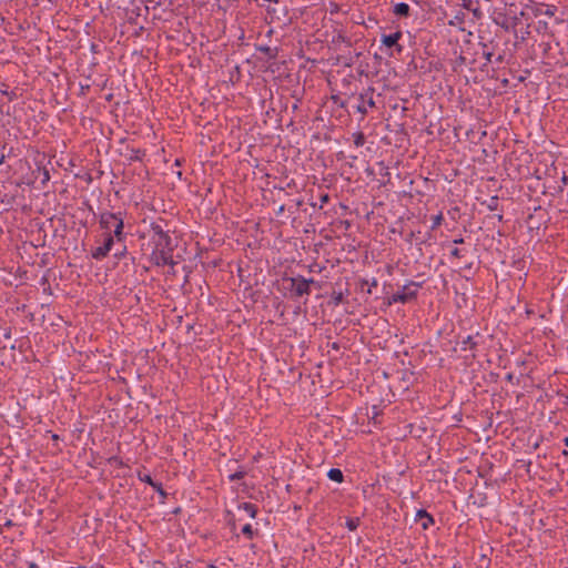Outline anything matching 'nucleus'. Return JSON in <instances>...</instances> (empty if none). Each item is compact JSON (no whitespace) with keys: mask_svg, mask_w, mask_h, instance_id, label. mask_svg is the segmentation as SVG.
I'll return each instance as SVG.
<instances>
[{"mask_svg":"<svg viewBox=\"0 0 568 568\" xmlns=\"http://www.w3.org/2000/svg\"><path fill=\"white\" fill-rule=\"evenodd\" d=\"M457 345L460 346L462 351L467 352L475 348L476 342H474L473 336H466L462 341H458Z\"/></svg>","mask_w":568,"mask_h":568,"instance_id":"10","label":"nucleus"},{"mask_svg":"<svg viewBox=\"0 0 568 568\" xmlns=\"http://www.w3.org/2000/svg\"><path fill=\"white\" fill-rule=\"evenodd\" d=\"M493 20L497 26H500L506 31H510L509 19L508 16H506L505 9L504 11H495Z\"/></svg>","mask_w":568,"mask_h":568,"instance_id":"8","label":"nucleus"},{"mask_svg":"<svg viewBox=\"0 0 568 568\" xmlns=\"http://www.w3.org/2000/svg\"><path fill=\"white\" fill-rule=\"evenodd\" d=\"M354 143L356 146H362L365 143V136L362 132L354 134Z\"/></svg>","mask_w":568,"mask_h":568,"instance_id":"16","label":"nucleus"},{"mask_svg":"<svg viewBox=\"0 0 568 568\" xmlns=\"http://www.w3.org/2000/svg\"><path fill=\"white\" fill-rule=\"evenodd\" d=\"M291 281V291L295 296L301 297L303 295L310 294V285L314 284L315 281L313 278L306 280L304 277H292Z\"/></svg>","mask_w":568,"mask_h":568,"instance_id":"3","label":"nucleus"},{"mask_svg":"<svg viewBox=\"0 0 568 568\" xmlns=\"http://www.w3.org/2000/svg\"><path fill=\"white\" fill-rule=\"evenodd\" d=\"M429 524H430V523L426 519V521H424V523L422 524V526H423V528H427Z\"/></svg>","mask_w":568,"mask_h":568,"instance_id":"29","label":"nucleus"},{"mask_svg":"<svg viewBox=\"0 0 568 568\" xmlns=\"http://www.w3.org/2000/svg\"><path fill=\"white\" fill-rule=\"evenodd\" d=\"M367 104H368V106H371V108H373V106L375 105V102H374V100H373V98H372V97H369V98H368V100H367Z\"/></svg>","mask_w":568,"mask_h":568,"instance_id":"26","label":"nucleus"},{"mask_svg":"<svg viewBox=\"0 0 568 568\" xmlns=\"http://www.w3.org/2000/svg\"><path fill=\"white\" fill-rule=\"evenodd\" d=\"M113 244L114 240L112 235H108L104 240V243L92 251V257L95 260H101L105 257L111 251Z\"/></svg>","mask_w":568,"mask_h":568,"instance_id":"7","label":"nucleus"},{"mask_svg":"<svg viewBox=\"0 0 568 568\" xmlns=\"http://www.w3.org/2000/svg\"><path fill=\"white\" fill-rule=\"evenodd\" d=\"M209 568H216V567H215V566H213V565H211V566H209Z\"/></svg>","mask_w":568,"mask_h":568,"instance_id":"34","label":"nucleus"},{"mask_svg":"<svg viewBox=\"0 0 568 568\" xmlns=\"http://www.w3.org/2000/svg\"><path fill=\"white\" fill-rule=\"evenodd\" d=\"M520 6H521L520 2H519V4H517L515 2H510V3L505 2V10H506V16H508V19H509V27H510V30H513L515 32H516L517 27L521 22V19L526 14L524 9Z\"/></svg>","mask_w":568,"mask_h":568,"instance_id":"2","label":"nucleus"},{"mask_svg":"<svg viewBox=\"0 0 568 568\" xmlns=\"http://www.w3.org/2000/svg\"><path fill=\"white\" fill-rule=\"evenodd\" d=\"M412 377H413V374L412 373H407V372H404L403 374V381H404V387L405 388H408V385L412 381Z\"/></svg>","mask_w":568,"mask_h":568,"instance_id":"19","label":"nucleus"},{"mask_svg":"<svg viewBox=\"0 0 568 568\" xmlns=\"http://www.w3.org/2000/svg\"><path fill=\"white\" fill-rule=\"evenodd\" d=\"M554 10H555L554 8H551V7H547V9H546V11H545V14H547V16H554Z\"/></svg>","mask_w":568,"mask_h":568,"instance_id":"25","label":"nucleus"},{"mask_svg":"<svg viewBox=\"0 0 568 568\" xmlns=\"http://www.w3.org/2000/svg\"><path fill=\"white\" fill-rule=\"evenodd\" d=\"M541 30H547V23L546 22L542 23Z\"/></svg>","mask_w":568,"mask_h":568,"instance_id":"31","label":"nucleus"},{"mask_svg":"<svg viewBox=\"0 0 568 568\" xmlns=\"http://www.w3.org/2000/svg\"><path fill=\"white\" fill-rule=\"evenodd\" d=\"M417 516L419 518L427 519L429 523H433V518L426 513V510H418Z\"/></svg>","mask_w":568,"mask_h":568,"instance_id":"23","label":"nucleus"},{"mask_svg":"<svg viewBox=\"0 0 568 568\" xmlns=\"http://www.w3.org/2000/svg\"><path fill=\"white\" fill-rule=\"evenodd\" d=\"M243 476H244V473L239 471V473H235V474L231 475L230 479L231 480H236V479H241Z\"/></svg>","mask_w":568,"mask_h":568,"instance_id":"24","label":"nucleus"},{"mask_svg":"<svg viewBox=\"0 0 568 568\" xmlns=\"http://www.w3.org/2000/svg\"><path fill=\"white\" fill-rule=\"evenodd\" d=\"M328 478L331 480H334V481H337V483H342L343 481V473L341 469L338 468H332L328 470V474H327Z\"/></svg>","mask_w":568,"mask_h":568,"instance_id":"13","label":"nucleus"},{"mask_svg":"<svg viewBox=\"0 0 568 568\" xmlns=\"http://www.w3.org/2000/svg\"><path fill=\"white\" fill-rule=\"evenodd\" d=\"M151 261L158 266L166 264L174 266L175 264L168 247H155L151 254Z\"/></svg>","mask_w":568,"mask_h":568,"instance_id":"5","label":"nucleus"},{"mask_svg":"<svg viewBox=\"0 0 568 568\" xmlns=\"http://www.w3.org/2000/svg\"><path fill=\"white\" fill-rule=\"evenodd\" d=\"M358 525H359V518H348L346 520V527L351 531L355 530L358 527Z\"/></svg>","mask_w":568,"mask_h":568,"instance_id":"15","label":"nucleus"},{"mask_svg":"<svg viewBox=\"0 0 568 568\" xmlns=\"http://www.w3.org/2000/svg\"><path fill=\"white\" fill-rule=\"evenodd\" d=\"M152 232L155 247H168V251H172V240L161 225L152 224Z\"/></svg>","mask_w":568,"mask_h":568,"instance_id":"4","label":"nucleus"},{"mask_svg":"<svg viewBox=\"0 0 568 568\" xmlns=\"http://www.w3.org/2000/svg\"><path fill=\"white\" fill-rule=\"evenodd\" d=\"M463 242H464V240H463V239L454 240V244H460V243H463Z\"/></svg>","mask_w":568,"mask_h":568,"instance_id":"28","label":"nucleus"},{"mask_svg":"<svg viewBox=\"0 0 568 568\" xmlns=\"http://www.w3.org/2000/svg\"><path fill=\"white\" fill-rule=\"evenodd\" d=\"M400 38L402 33L399 31L392 34H386L382 37V43L387 48H390L397 45V42Z\"/></svg>","mask_w":568,"mask_h":568,"instance_id":"9","label":"nucleus"},{"mask_svg":"<svg viewBox=\"0 0 568 568\" xmlns=\"http://www.w3.org/2000/svg\"><path fill=\"white\" fill-rule=\"evenodd\" d=\"M322 203H326L328 201V195L325 194L321 197Z\"/></svg>","mask_w":568,"mask_h":568,"instance_id":"27","label":"nucleus"},{"mask_svg":"<svg viewBox=\"0 0 568 568\" xmlns=\"http://www.w3.org/2000/svg\"><path fill=\"white\" fill-rule=\"evenodd\" d=\"M417 285L404 286L400 291L392 295L389 303H406L416 296Z\"/></svg>","mask_w":568,"mask_h":568,"instance_id":"6","label":"nucleus"},{"mask_svg":"<svg viewBox=\"0 0 568 568\" xmlns=\"http://www.w3.org/2000/svg\"><path fill=\"white\" fill-rule=\"evenodd\" d=\"M92 568H103L102 566H97V567H92Z\"/></svg>","mask_w":568,"mask_h":568,"instance_id":"35","label":"nucleus"},{"mask_svg":"<svg viewBox=\"0 0 568 568\" xmlns=\"http://www.w3.org/2000/svg\"><path fill=\"white\" fill-rule=\"evenodd\" d=\"M239 509L245 511L251 518H254L257 513L256 506L251 503H243L239 506Z\"/></svg>","mask_w":568,"mask_h":568,"instance_id":"11","label":"nucleus"},{"mask_svg":"<svg viewBox=\"0 0 568 568\" xmlns=\"http://www.w3.org/2000/svg\"><path fill=\"white\" fill-rule=\"evenodd\" d=\"M29 568H38V565L36 562H30Z\"/></svg>","mask_w":568,"mask_h":568,"instance_id":"30","label":"nucleus"},{"mask_svg":"<svg viewBox=\"0 0 568 568\" xmlns=\"http://www.w3.org/2000/svg\"><path fill=\"white\" fill-rule=\"evenodd\" d=\"M396 16H400V17H407L408 13H409V6L407 3H404V2H400V3H397L395 7H394V11H393Z\"/></svg>","mask_w":568,"mask_h":568,"instance_id":"12","label":"nucleus"},{"mask_svg":"<svg viewBox=\"0 0 568 568\" xmlns=\"http://www.w3.org/2000/svg\"><path fill=\"white\" fill-rule=\"evenodd\" d=\"M442 221H443L442 214L434 215L432 217V230L437 229L442 224Z\"/></svg>","mask_w":568,"mask_h":568,"instance_id":"17","label":"nucleus"},{"mask_svg":"<svg viewBox=\"0 0 568 568\" xmlns=\"http://www.w3.org/2000/svg\"><path fill=\"white\" fill-rule=\"evenodd\" d=\"M364 98H365L364 94L359 95V99L362 100V103L357 105V111L363 113V114H365L367 112L366 106L363 104L364 103Z\"/></svg>","mask_w":568,"mask_h":568,"instance_id":"21","label":"nucleus"},{"mask_svg":"<svg viewBox=\"0 0 568 568\" xmlns=\"http://www.w3.org/2000/svg\"><path fill=\"white\" fill-rule=\"evenodd\" d=\"M141 479H142L143 481H145V483H148V484L152 485V486H153L154 488H156L161 494H163V491H162L161 487H160L158 484L153 483V480H152V478H151V476H150V475H145V476H144V477H142Z\"/></svg>","mask_w":568,"mask_h":568,"instance_id":"18","label":"nucleus"},{"mask_svg":"<svg viewBox=\"0 0 568 568\" xmlns=\"http://www.w3.org/2000/svg\"><path fill=\"white\" fill-rule=\"evenodd\" d=\"M100 225L108 233V235L113 233L118 241L122 240L124 224L121 213H102L100 215Z\"/></svg>","mask_w":568,"mask_h":568,"instance_id":"1","label":"nucleus"},{"mask_svg":"<svg viewBox=\"0 0 568 568\" xmlns=\"http://www.w3.org/2000/svg\"><path fill=\"white\" fill-rule=\"evenodd\" d=\"M565 444L568 447V437L565 438Z\"/></svg>","mask_w":568,"mask_h":568,"instance_id":"33","label":"nucleus"},{"mask_svg":"<svg viewBox=\"0 0 568 568\" xmlns=\"http://www.w3.org/2000/svg\"><path fill=\"white\" fill-rule=\"evenodd\" d=\"M450 255L456 258H463L466 256V251L464 248L453 247L450 250Z\"/></svg>","mask_w":568,"mask_h":568,"instance_id":"14","label":"nucleus"},{"mask_svg":"<svg viewBox=\"0 0 568 568\" xmlns=\"http://www.w3.org/2000/svg\"><path fill=\"white\" fill-rule=\"evenodd\" d=\"M491 53H487L486 59L490 60Z\"/></svg>","mask_w":568,"mask_h":568,"instance_id":"32","label":"nucleus"},{"mask_svg":"<svg viewBox=\"0 0 568 568\" xmlns=\"http://www.w3.org/2000/svg\"><path fill=\"white\" fill-rule=\"evenodd\" d=\"M333 301H334L335 304L342 303V301H343V293L342 292H338V293L334 292L333 293Z\"/></svg>","mask_w":568,"mask_h":568,"instance_id":"22","label":"nucleus"},{"mask_svg":"<svg viewBox=\"0 0 568 568\" xmlns=\"http://www.w3.org/2000/svg\"><path fill=\"white\" fill-rule=\"evenodd\" d=\"M242 532L244 535H246L248 538H252L253 537L252 526L250 524L244 525L242 528Z\"/></svg>","mask_w":568,"mask_h":568,"instance_id":"20","label":"nucleus"}]
</instances>
